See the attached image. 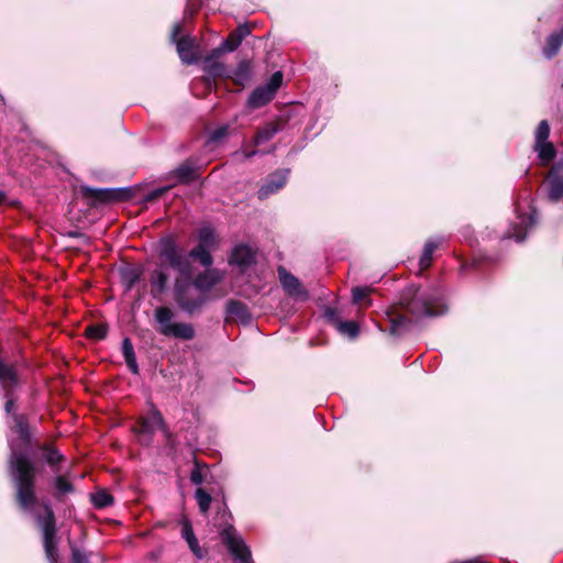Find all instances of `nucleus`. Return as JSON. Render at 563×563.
Wrapping results in <instances>:
<instances>
[{"mask_svg": "<svg viewBox=\"0 0 563 563\" xmlns=\"http://www.w3.org/2000/svg\"><path fill=\"white\" fill-rule=\"evenodd\" d=\"M174 312L168 307H158L154 310V320L158 324V332L168 338L192 340L196 331L191 323L173 322Z\"/></svg>", "mask_w": 563, "mask_h": 563, "instance_id": "20e7f679", "label": "nucleus"}, {"mask_svg": "<svg viewBox=\"0 0 563 563\" xmlns=\"http://www.w3.org/2000/svg\"><path fill=\"white\" fill-rule=\"evenodd\" d=\"M152 419H153L154 423H156L157 426H159V427L164 426V419L158 411H155L153 413Z\"/></svg>", "mask_w": 563, "mask_h": 563, "instance_id": "de8ad7c7", "label": "nucleus"}, {"mask_svg": "<svg viewBox=\"0 0 563 563\" xmlns=\"http://www.w3.org/2000/svg\"><path fill=\"white\" fill-rule=\"evenodd\" d=\"M23 379L18 369L2 362V395L5 398V423L10 434L14 435L8 439L10 448L9 474L19 505L26 511H33V507L36 504V466L23 451L31 446L33 432L27 416L19 412L16 409V401L20 397Z\"/></svg>", "mask_w": 563, "mask_h": 563, "instance_id": "f257e3e1", "label": "nucleus"}, {"mask_svg": "<svg viewBox=\"0 0 563 563\" xmlns=\"http://www.w3.org/2000/svg\"><path fill=\"white\" fill-rule=\"evenodd\" d=\"M189 257L197 260L205 267L212 265V256L208 247L197 245L189 252Z\"/></svg>", "mask_w": 563, "mask_h": 563, "instance_id": "c85d7f7f", "label": "nucleus"}, {"mask_svg": "<svg viewBox=\"0 0 563 563\" xmlns=\"http://www.w3.org/2000/svg\"><path fill=\"white\" fill-rule=\"evenodd\" d=\"M45 459L49 465H56L63 460V455L53 448H45Z\"/></svg>", "mask_w": 563, "mask_h": 563, "instance_id": "a19ab883", "label": "nucleus"}, {"mask_svg": "<svg viewBox=\"0 0 563 563\" xmlns=\"http://www.w3.org/2000/svg\"><path fill=\"white\" fill-rule=\"evenodd\" d=\"M282 82H283V74L280 71H276L272 75L268 82H266L264 86L268 87L272 90V92L274 95H276Z\"/></svg>", "mask_w": 563, "mask_h": 563, "instance_id": "58836bf2", "label": "nucleus"}, {"mask_svg": "<svg viewBox=\"0 0 563 563\" xmlns=\"http://www.w3.org/2000/svg\"><path fill=\"white\" fill-rule=\"evenodd\" d=\"M108 328L104 324H93L86 329V333L90 339L102 340L106 338Z\"/></svg>", "mask_w": 563, "mask_h": 563, "instance_id": "4c0bfd02", "label": "nucleus"}, {"mask_svg": "<svg viewBox=\"0 0 563 563\" xmlns=\"http://www.w3.org/2000/svg\"><path fill=\"white\" fill-rule=\"evenodd\" d=\"M151 295L153 298L161 297L167 289L168 276L163 268H156L150 276Z\"/></svg>", "mask_w": 563, "mask_h": 563, "instance_id": "6ab92c4d", "label": "nucleus"}, {"mask_svg": "<svg viewBox=\"0 0 563 563\" xmlns=\"http://www.w3.org/2000/svg\"><path fill=\"white\" fill-rule=\"evenodd\" d=\"M288 175V168L279 169L269 174L257 191L258 199L265 200L271 195L280 190L286 185Z\"/></svg>", "mask_w": 563, "mask_h": 563, "instance_id": "f8f14e48", "label": "nucleus"}, {"mask_svg": "<svg viewBox=\"0 0 563 563\" xmlns=\"http://www.w3.org/2000/svg\"><path fill=\"white\" fill-rule=\"evenodd\" d=\"M221 53H216V48L205 58L203 70L211 77H230L231 70L225 65L218 60Z\"/></svg>", "mask_w": 563, "mask_h": 563, "instance_id": "dca6fc26", "label": "nucleus"}, {"mask_svg": "<svg viewBox=\"0 0 563 563\" xmlns=\"http://www.w3.org/2000/svg\"><path fill=\"white\" fill-rule=\"evenodd\" d=\"M550 135V125L548 121L542 120L534 132V143L548 142Z\"/></svg>", "mask_w": 563, "mask_h": 563, "instance_id": "e433bc0d", "label": "nucleus"}, {"mask_svg": "<svg viewBox=\"0 0 563 563\" xmlns=\"http://www.w3.org/2000/svg\"><path fill=\"white\" fill-rule=\"evenodd\" d=\"M279 131H280V128L278 124H275V123L266 124L261 130H258V132L256 133V135L253 140L254 145L258 146V145H262V144L271 141Z\"/></svg>", "mask_w": 563, "mask_h": 563, "instance_id": "a878e982", "label": "nucleus"}, {"mask_svg": "<svg viewBox=\"0 0 563 563\" xmlns=\"http://www.w3.org/2000/svg\"><path fill=\"white\" fill-rule=\"evenodd\" d=\"M190 481L196 484L200 485L203 482V475L198 466H196L191 473H190Z\"/></svg>", "mask_w": 563, "mask_h": 563, "instance_id": "a18cd8bd", "label": "nucleus"}, {"mask_svg": "<svg viewBox=\"0 0 563 563\" xmlns=\"http://www.w3.org/2000/svg\"><path fill=\"white\" fill-rule=\"evenodd\" d=\"M538 216L530 203L519 205L515 218L509 222L503 239H512L517 243L526 241L529 233L536 228Z\"/></svg>", "mask_w": 563, "mask_h": 563, "instance_id": "7ed1b4c3", "label": "nucleus"}, {"mask_svg": "<svg viewBox=\"0 0 563 563\" xmlns=\"http://www.w3.org/2000/svg\"><path fill=\"white\" fill-rule=\"evenodd\" d=\"M563 44L562 34H558L556 32H552L545 40V45L542 49V55L547 59H551L558 55Z\"/></svg>", "mask_w": 563, "mask_h": 563, "instance_id": "4be33fe9", "label": "nucleus"}, {"mask_svg": "<svg viewBox=\"0 0 563 563\" xmlns=\"http://www.w3.org/2000/svg\"><path fill=\"white\" fill-rule=\"evenodd\" d=\"M563 197V178L554 175L553 172L550 174L549 179V198L553 201H558Z\"/></svg>", "mask_w": 563, "mask_h": 563, "instance_id": "cd10ccee", "label": "nucleus"}, {"mask_svg": "<svg viewBox=\"0 0 563 563\" xmlns=\"http://www.w3.org/2000/svg\"><path fill=\"white\" fill-rule=\"evenodd\" d=\"M91 500L97 508H104L113 503L112 496L104 490L93 494Z\"/></svg>", "mask_w": 563, "mask_h": 563, "instance_id": "c9c22d12", "label": "nucleus"}, {"mask_svg": "<svg viewBox=\"0 0 563 563\" xmlns=\"http://www.w3.org/2000/svg\"><path fill=\"white\" fill-rule=\"evenodd\" d=\"M122 354L124 356L125 363L129 367V369L137 375L139 374V365L136 362V356L134 353V347L129 338L123 339L122 341Z\"/></svg>", "mask_w": 563, "mask_h": 563, "instance_id": "393cba45", "label": "nucleus"}, {"mask_svg": "<svg viewBox=\"0 0 563 563\" xmlns=\"http://www.w3.org/2000/svg\"><path fill=\"white\" fill-rule=\"evenodd\" d=\"M274 151H275V146H274V147H272V150H271V151H267V153H272V152H274ZM262 154H266V152H263Z\"/></svg>", "mask_w": 563, "mask_h": 563, "instance_id": "3c124183", "label": "nucleus"}, {"mask_svg": "<svg viewBox=\"0 0 563 563\" xmlns=\"http://www.w3.org/2000/svg\"><path fill=\"white\" fill-rule=\"evenodd\" d=\"M181 537L186 540L189 549L195 554L196 558L202 559L203 552L199 545V542L195 536L192 526L187 518L181 519Z\"/></svg>", "mask_w": 563, "mask_h": 563, "instance_id": "aec40b11", "label": "nucleus"}, {"mask_svg": "<svg viewBox=\"0 0 563 563\" xmlns=\"http://www.w3.org/2000/svg\"><path fill=\"white\" fill-rule=\"evenodd\" d=\"M251 33L250 27L246 24H240L233 32L230 33L227 40H224L219 47L216 48V53L233 52L235 51L242 41Z\"/></svg>", "mask_w": 563, "mask_h": 563, "instance_id": "4468645a", "label": "nucleus"}, {"mask_svg": "<svg viewBox=\"0 0 563 563\" xmlns=\"http://www.w3.org/2000/svg\"><path fill=\"white\" fill-rule=\"evenodd\" d=\"M401 305L417 319L439 317L448 311L444 290L440 286H409L401 295Z\"/></svg>", "mask_w": 563, "mask_h": 563, "instance_id": "f03ea898", "label": "nucleus"}, {"mask_svg": "<svg viewBox=\"0 0 563 563\" xmlns=\"http://www.w3.org/2000/svg\"><path fill=\"white\" fill-rule=\"evenodd\" d=\"M35 520L42 532L46 559L49 563H55L57 560V541L56 522L52 507L45 504L44 515H35Z\"/></svg>", "mask_w": 563, "mask_h": 563, "instance_id": "423d86ee", "label": "nucleus"}, {"mask_svg": "<svg viewBox=\"0 0 563 563\" xmlns=\"http://www.w3.org/2000/svg\"><path fill=\"white\" fill-rule=\"evenodd\" d=\"M170 187H161V188H156L152 191H150L146 196H145V201L150 202V201H154L156 200L157 198H159L161 196H163Z\"/></svg>", "mask_w": 563, "mask_h": 563, "instance_id": "c03bdc74", "label": "nucleus"}, {"mask_svg": "<svg viewBox=\"0 0 563 563\" xmlns=\"http://www.w3.org/2000/svg\"><path fill=\"white\" fill-rule=\"evenodd\" d=\"M173 173L180 184H189L198 178V169L188 161L180 164Z\"/></svg>", "mask_w": 563, "mask_h": 563, "instance_id": "5701e85b", "label": "nucleus"}, {"mask_svg": "<svg viewBox=\"0 0 563 563\" xmlns=\"http://www.w3.org/2000/svg\"><path fill=\"white\" fill-rule=\"evenodd\" d=\"M441 243V239L429 240L426 242L423 246L422 254L419 260V265L421 269H426L431 265L433 253Z\"/></svg>", "mask_w": 563, "mask_h": 563, "instance_id": "bb28decb", "label": "nucleus"}, {"mask_svg": "<svg viewBox=\"0 0 563 563\" xmlns=\"http://www.w3.org/2000/svg\"><path fill=\"white\" fill-rule=\"evenodd\" d=\"M558 34H562V37H563V20H562V24L560 26L559 30L555 31Z\"/></svg>", "mask_w": 563, "mask_h": 563, "instance_id": "8fccbe9b", "label": "nucleus"}, {"mask_svg": "<svg viewBox=\"0 0 563 563\" xmlns=\"http://www.w3.org/2000/svg\"><path fill=\"white\" fill-rule=\"evenodd\" d=\"M274 97L272 90L262 85L252 91L247 99V106L251 109H257L267 104Z\"/></svg>", "mask_w": 563, "mask_h": 563, "instance_id": "a211bd4d", "label": "nucleus"}, {"mask_svg": "<svg viewBox=\"0 0 563 563\" xmlns=\"http://www.w3.org/2000/svg\"><path fill=\"white\" fill-rule=\"evenodd\" d=\"M533 148L543 165L549 164L556 156V150L551 142L534 143Z\"/></svg>", "mask_w": 563, "mask_h": 563, "instance_id": "b1692460", "label": "nucleus"}, {"mask_svg": "<svg viewBox=\"0 0 563 563\" xmlns=\"http://www.w3.org/2000/svg\"><path fill=\"white\" fill-rule=\"evenodd\" d=\"M71 561L73 563H90L88 554L76 548L71 549Z\"/></svg>", "mask_w": 563, "mask_h": 563, "instance_id": "37998d69", "label": "nucleus"}, {"mask_svg": "<svg viewBox=\"0 0 563 563\" xmlns=\"http://www.w3.org/2000/svg\"><path fill=\"white\" fill-rule=\"evenodd\" d=\"M180 32L181 25L179 23H175L172 29L170 41L176 44L177 53L184 64H195L198 60L195 38L190 36H183L178 38Z\"/></svg>", "mask_w": 563, "mask_h": 563, "instance_id": "1a4fd4ad", "label": "nucleus"}, {"mask_svg": "<svg viewBox=\"0 0 563 563\" xmlns=\"http://www.w3.org/2000/svg\"><path fill=\"white\" fill-rule=\"evenodd\" d=\"M279 283L285 290V292L294 298L299 300H306L308 298V291L302 287L300 280L289 273L285 267L279 266L277 268Z\"/></svg>", "mask_w": 563, "mask_h": 563, "instance_id": "9b49d317", "label": "nucleus"}, {"mask_svg": "<svg viewBox=\"0 0 563 563\" xmlns=\"http://www.w3.org/2000/svg\"><path fill=\"white\" fill-rule=\"evenodd\" d=\"M223 278V274L219 269H207L198 274L192 280L191 285L201 295H208V292L219 284Z\"/></svg>", "mask_w": 563, "mask_h": 563, "instance_id": "ddd939ff", "label": "nucleus"}, {"mask_svg": "<svg viewBox=\"0 0 563 563\" xmlns=\"http://www.w3.org/2000/svg\"><path fill=\"white\" fill-rule=\"evenodd\" d=\"M325 318L331 321L336 327V321H341L338 318L336 310L333 308H328L324 312Z\"/></svg>", "mask_w": 563, "mask_h": 563, "instance_id": "49530a36", "label": "nucleus"}, {"mask_svg": "<svg viewBox=\"0 0 563 563\" xmlns=\"http://www.w3.org/2000/svg\"><path fill=\"white\" fill-rule=\"evenodd\" d=\"M256 154H258V152H257V151H251V152H249V153H245V157H246V158H250V157H253V156H254V155H256Z\"/></svg>", "mask_w": 563, "mask_h": 563, "instance_id": "09e8293b", "label": "nucleus"}, {"mask_svg": "<svg viewBox=\"0 0 563 563\" xmlns=\"http://www.w3.org/2000/svg\"><path fill=\"white\" fill-rule=\"evenodd\" d=\"M221 538L230 554L240 563H253L251 551L232 526H228L220 532Z\"/></svg>", "mask_w": 563, "mask_h": 563, "instance_id": "6e6552de", "label": "nucleus"}, {"mask_svg": "<svg viewBox=\"0 0 563 563\" xmlns=\"http://www.w3.org/2000/svg\"><path fill=\"white\" fill-rule=\"evenodd\" d=\"M55 487L58 494L64 495L73 490V485L63 476H57L55 479Z\"/></svg>", "mask_w": 563, "mask_h": 563, "instance_id": "ea45409f", "label": "nucleus"}, {"mask_svg": "<svg viewBox=\"0 0 563 563\" xmlns=\"http://www.w3.org/2000/svg\"><path fill=\"white\" fill-rule=\"evenodd\" d=\"M252 76V64L250 60H241L234 70H231V76L235 84L244 86Z\"/></svg>", "mask_w": 563, "mask_h": 563, "instance_id": "412c9836", "label": "nucleus"}, {"mask_svg": "<svg viewBox=\"0 0 563 563\" xmlns=\"http://www.w3.org/2000/svg\"><path fill=\"white\" fill-rule=\"evenodd\" d=\"M191 283L177 278L174 283V297L177 306L187 314L200 312L209 301L208 295L195 294Z\"/></svg>", "mask_w": 563, "mask_h": 563, "instance_id": "39448f33", "label": "nucleus"}, {"mask_svg": "<svg viewBox=\"0 0 563 563\" xmlns=\"http://www.w3.org/2000/svg\"><path fill=\"white\" fill-rule=\"evenodd\" d=\"M255 260L256 253L253 251V249L245 244H241L233 249L230 263L239 266L242 271H244L253 265Z\"/></svg>", "mask_w": 563, "mask_h": 563, "instance_id": "2eb2a0df", "label": "nucleus"}, {"mask_svg": "<svg viewBox=\"0 0 563 563\" xmlns=\"http://www.w3.org/2000/svg\"><path fill=\"white\" fill-rule=\"evenodd\" d=\"M227 314L243 324H247L252 320L246 305L239 300L231 299L227 302Z\"/></svg>", "mask_w": 563, "mask_h": 563, "instance_id": "f3484780", "label": "nucleus"}, {"mask_svg": "<svg viewBox=\"0 0 563 563\" xmlns=\"http://www.w3.org/2000/svg\"><path fill=\"white\" fill-rule=\"evenodd\" d=\"M338 331L349 336L350 339H354L358 335L360 328L358 324L354 321H336Z\"/></svg>", "mask_w": 563, "mask_h": 563, "instance_id": "7c9ffc66", "label": "nucleus"}, {"mask_svg": "<svg viewBox=\"0 0 563 563\" xmlns=\"http://www.w3.org/2000/svg\"><path fill=\"white\" fill-rule=\"evenodd\" d=\"M410 321L406 317H398L391 321L390 333L393 335H401L409 330Z\"/></svg>", "mask_w": 563, "mask_h": 563, "instance_id": "f704fd0d", "label": "nucleus"}, {"mask_svg": "<svg viewBox=\"0 0 563 563\" xmlns=\"http://www.w3.org/2000/svg\"><path fill=\"white\" fill-rule=\"evenodd\" d=\"M372 291V288L369 287H354L352 289V300L354 303H360L362 301H365V305L367 307L372 306L373 301L371 298H368L369 292Z\"/></svg>", "mask_w": 563, "mask_h": 563, "instance_id": "2f4dec72", "label": "nucleus"}, {"mask_svg": "<svg viewBox=\"0 0 563 563\" xmlns=\"http://www.w3.org/2000/svg\"><path fill=\"white\" fill-rule=\"evenodd\" d=\"M80 190L86 198H91L93 202L101 203L121 201L130 197L128 188H92L81 186Z\"/></svg>", "mask_w": 563, "mask_h": 563, "instance_id": "9d476101", "label": "nucleus"}, {"mask_svg": "<svg viewBox=\"0 0 563 563\" xmlns=\"http://www.w3.org/2000/svg\"><path fill=\"white\" fill-rule=\"evenodd\" d=\"M198 245L210 249L214 243V232L210 227H203L198 232Z\"/></svg>", "mask_w": 563, "mask_h": 563, "instance_id": "72a5a7b5", "label": "nucleus"}, {"mask_svg": "<svg viewBox=\"0 0 563 563\" xmlns=\"http://www.w3.org/2000/svg\"><path fill=\"white\" fill-rule=\"evenodd\" d=\"M142 272L136 267H125L121 271V279L126 289H131L140 279Z\"/></svg>", "mask_w": 563, "mask_h": 563, "instance_id": "c756f323", "label": "nucleus"}, {"mask_svg": "<svg viewBox=\"0 0 563 563\" xmlns=\"http://www.w3.org/2000/svg\"><path fill=\"white\" fill-rule=\"evenodd\" d=\"M195 498L198 503L199 510L202 514H207L210 509V505L212 501L211 495L207 493L203 488H197L195 492Z\"/></svg>", "mask_w": 563, "mask_h": 563, "instance_id": "473e14b6", "label": "nucleus"}, {"mask_svg": "<svg viewBox=\"0 0 563 563\" xmlns=\"http://www.w3.org/2000/svg\"><path fill=\"white\" fill-rule=\"evenodd\" d=\"M159 256L180 275V279L189 282L192 276L189 253L184 254L173 241L167 240L162 243Z\"/></svg>", "mask_w": 563, "mask_h": 563, "instance_id": "0eeeda50", "label": "nucleus"}, {"mask_svg": "<svg viewBox=\"0 0 563 563\" xmlns=\"http://www.w3.org/2000/svg\"><path fill=\"white\" fill-rule=\"evenodd\" d=\"M228 134H229V126L228 125L220 126V128L216 129L210 134L209 141L213 142V143L219 142L220 140L224 139Z\"/></svg>", "mask_w": 563, "mask_h": 563, "instance_id": "79ce46f5", "label": "nucleus"}]
</instances>
